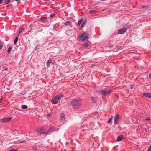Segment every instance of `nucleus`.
Wrapping results in <instances>:
<instances>
[{"instance_id": "1", "label": "nucleus", "mask_w": 151, "mask_h": 151, "mask_svg": "<svg viewBox=\"0 0 151 151\" xmlns=\"http://www.w3.org/2000/svg\"><path fill=\"white\" fill-rule=\"evenodd\" d=\"M71 104L73 108H78L81 106V99L79 98H77L71 101Z\"/></svg>"}, {"instance_id": "41", "label": "nucleus", "mask_w": 151, "mask_h": 151, "mask_svg": "<svg viewBox=\"0 0 151 151\" xmlns=\"http://www.w3.org/2000/svg\"><path fill=\"white\" fill-rule=\"evenodd\" d=\"M46 1H49L50 0H46Z\"/></svg>"}, {"instance_id": "23", "label": "nucleus", "mask_w": 151, "mask_h": 151, "mask_svg": "<svg viewBox=\"0 0 151 151\" xmlns=\"http://www.w3.org/2000/svg\"><path fill=\"white\" fill-rule=\"evenodd\" d=\"M18 40V37H17L15 38V39L14 40V43L15 45L16 44V43L17 42Z\"/></svg>"}, {"instance_id": "22", "label": "nucleus", "mask_w": 151, "mask_h": 151, "mask_svg": "<svg viewBox=\"0 0 151 151\" xmlns=\"http://www.w3.org/2000/svg\"><path fill=\"white\" fill-rule=\"evenodd\" d=\"M96 12L97 11L96 10H91L89 11L88 12L89 13H96Z\"/></svg>"}, {"instance_id": "30", "label": "nucleus", "mask_w": 151, "mask_h": 151, "mask_svg": "<svg viewBox=\"0 0 151 151\" xmlns=\"http://www.w3.org/2000/svg\"><path fill=\"white\" fill-rule=\"evenodd\" d=\"M32 148L34 150H36L37 149V148L36 147L33 146L32 147Z\"/></svg>"}, {"instance_id": "9", "label": "nucleus", "mask_w": 151, "mask_h": 151, "mask_svg": "<svg viewBox=\"0 0 151 151\" xmlns=\"http://www.w3.org/2000/svg\"><path fill=\"white\" fill-rule=\"evenodd\" d=\"M119 119V116L117 114L114 117V123L115 124H118V122Z\"/></svg>"}, {"instance_id": "19", "label": "nucleus", "mask_w": 151, "mask_h": 151, "mask_svg": "<svg viewBox=\"0 0 151 151\" xmlns=\"http://www.w3.org/2000/svg\"><path fill=\"white\" fill-rule=\"evenodd\" d=\"M10 0H6L4 1L3 4L4 5L10 3Z\"/></svg>"}, {"instance_id": "21", "label": "nucleus", "mask_w": 151, "mask_h": 151, "mask_svg": "<svg viewBox=\"0 0 151 151\" xmlns=\"http://www.w3.org/2000/svg\"><path fill=\"white\" fill-rule=\"evenodd\" d=\"M12 48V46L9 47L8 49L7 52L9 53H10V51H11Z\"/></svg>"}, {"instance_id": "40", "label": "nucleus", "mask_w": 151, "mask_h": 151, "mask_svg": "<svg viewBox=\"0 0 151 151\" xmlns=\"http://www.w3.org/2000/svg\"><path fill=\"white\" fill-rule=\"evenodd\" d=\"M132 120V122H133V121H132V120Z\"/></svg>"}, {"instance_id": "11", "label": "nucleus", "mask_w": 151, "mask_h": 151, "mask_svg": "<svg viewBox=\"0 0 151 151\" xmlns=\"http://www.w3.org/2000/svg\"><path fill=\"white\" fill-rule=\"evenodd\" d=\"M124 139L125 138L123 137L122 135H120L117 137V141H120Z\"/></svg>"}, {"instance_id": "32", "label": "nucleus", "mask_w": 151, "mask_h": 151, "mask_svg": "<svg viewBox=\"0 0 151 151\" xmlns=\"http://www.w3.org/2000/svg\"><path fill=\"white\" fill-rule=\"evenodd\" d=\"M94 98L93 97H92V100L93 103H95V102L94 101Z\"/></svg>"}, {"instance_id": "31", "label": "nucleus", "mask_w": 151, "mask_h": 151, "mask_svg": "<svg viewBox=\"0 0 151 151\" xmlns=\"http://www.w3.org/2000/svg\"><path fill=\"white\" fill-rule=\"evenodd\" d=\"M134 85H130V88L131 89H132L133 88Z\"/></svg>"}, {"instance_id": "2", "label": "nucleus", "mask_w": 151, "mask_h": 151, "mask_svg": "<svg viewBox=\"0 0 151 151\" xmlns=\"http://www.w3.org/2000/svg\"><path fill=\"white\" fill-rule=\"evenodd\" d=\"M112 91L113 90L112 89H110L108 91L101 89L97 90L96 92L98 93L101 94L104 96H106L109 95Z\"/></svg>"}, {"instance_id": "8", "label": "nucleus", "mask_w": 151, "mask_h": 151, "mask_svg": "<svg viewBox=\"0 0 151 151\" xmlns=\"http://www.w3.org/2000/svg\"><path fill=\"white\" fill-rule=\"evenodd\" d=\"M127 29L126 28H124L118 30V34H123L125 33L127 31Z\"/></svg>"}, {"instance_id": "38", "label": "nucleus", "mask_w": 151, "mask_h": 151, "mask_svg": "<svg viewBox=\"0 0 151 151\" xmlns=\"http://www.w3.org/2000/svg\"><path fill=\"white\" fill-rule=\"evenodd\" d=\"M3 0H0V4H1L2 3Z\"/></svg>"}, {"instance_id": "4", "label": "nucleus", "mask_w": 151, "mask_h": 151, "mask_svg": "<svg viewBox=\"0 0 151 151\" xmlns=\"http://www.w3.org/2000/svg\"><path fill=\"white\" fill-rule=\"evenodd\" d=\"M80 37L82 38V41H85L87 40L90 36L89 34L86 35V32H83L82 34H81Z\"/></svg>"}, {"instance_id": "16", "label": "nucleus", "mask_w": 151, "mask_h": 151, "mask_svg": "<svg viewBox=\"0 0 151 151\" xmlns=\"http://www.w3.org/2000/svg\"><path fill=\"white\" fill-rule=\"evenodd\" d=\"M71 22L69 21H67L64 23V24L65 26H70L71 25Z\"/></svg>"}, {"instance_id": "37", "label": "nucleus", "mask_w": 151, "mask_h": 151, "mask_svg": "<svg viewBox=\"0 0 151 151\" xmlns=\"http://www.w3.org/2000/svg\"><path fill=\"white\" fill-rule=\"evenodd\" d=\"M38 45H37V46H36L35 47V50H36V49H37V47H38Z\"/></svg>"}, {"instance_id": "24", "label": "nucleus", "mask_w": 151, "mask_h": 151, "mask_svg": "<svg viewBox=\"0 0 151 151\" xmlns=\"http://www.w3.org/2000/svg\"><path fill=\"white\" fill-rule=\"evenodd\" d=\"M21 107L22 109H26L27 108V105H22Z\"/></svg>"}, {"instance_id": "36", "label": "nucleus", "mask_w": 151, "mask_h": 151, "mask_svg": "<svg viewBox=\"0 0 151 151\" xmlns=\"http://www.w3.org/2000/svg\"><path fill=\"white\" fill-rule=\"evenodd\" d=\"M8 68H6L5 69V70H4L5 71H7L8 70Z\"/></svg>"}, {"instance_id": "18", "label": "nucleus", "mask_w": 151, "mask_h": 151, "mask_svg": "<svg viewBox=\"0 0 151 151\" xmlns=\"http://www.w3.org/2000/svg\"><path fill=\"white\" fill-rule=\"evenodd\" d=\"M83 21V18H81L78 21L77 26H79L81 24V22Z\"/></svg>"}, {"instance_id": "28", "label": "nucleus", "mask_w": 151, "mask_h": 151, "mask_svg": "<svg viewBox=\"0 0 151 151\" xmlns=\"http://www.w3.org/2000/svg\"><path fill=\"white\" fill-rule=\"evenodd\" d=\"M55 15L53 13H52L50 15V17H53Z\"/></svg>"}, {"instance_id": "20", "label": "nucleus", "mask_w": 151, "mask_h": 151, "mask_svg": "<svg viewBox=\"0 0 151 151\" xmlns=\"http://www.w3.org/2000/svg\"><path fill=\"white\" fill-rule=\"evenodd\" d=\"M86 24V22H83L82 24H81V25L80 27V28L79 29V30H81V29L83 27H84V25H85Z\"/></svg>"}, {"instance_id": "3", "label": "nucleus", "mask_w": 151, "mask_h": 151, "mask_svg": "<svg viewBox=\"0 0 151 151\" xmlns=\"http://www.w3.org/2000/svg\"><path fill=\"white\" fill-rule=\"evenodd\" d=\"M63 97V95L61 94L58 95L54 97L51 101V103L53 104H56L58 103V101Z\"/></svg>"}, {"instance_id": "35", "label": "nucleus", "mask_w": 151, "mask_h": 151, "mask_svg": "<svg viewBox=\"0 0 151 151\" xmlns=\"http://www.w3.org/2000/svg\"><path fill=\"white\" fill-rule=\"evenodd\" d=\"M2 100L3 99L1 98L0 99V103H1L2 102Z\"/></svg>"}, {"instance_id": "29", "label": "nucleus", "mask_w": 151, "mask_h": 151, "mask_svg": "<svg viewBox=\"0 0 151 151\" xmlns=\"http://www.w3.org/2000/svg\"><path fill=\"white\" fill-rule=\"evenodd\" d=\"M25 142V140H23V141L19 142L18 143H24Z\"/></svg>"}, {"instance_id": "33", "label": "nucleus", "mask_w": 151, "mask_h": 151, "mask_svg": "<svg viewBox=\"0 0 151 151\" xmlns=\"http://www.w3.org/2000/svg\"><path fill=\"white\" fill-rule=\"evenodd\" d=\"M145 120L146 121H149L150 120V119L149 118H147L145 119Z\"/></svg>"}, {"instance_id": "10", "label": "nucleus", "mask_w": 151, "mask_h": 151, "mask_svg": "<svg viewBox=\"0 0 151 151\" xmlns=\"http://www.w3.org/2000/svg\"><path fill=\"white\" fill-rule=\"evenodd\" d=\"M142 95L144 96H145L151 99V94L147 93H144L142 94Z\"/></svg>"}, {"instance_id": "15", "label": "nucleus", "mask_w": 151, "mask_h": 151, "mask_svg": "<svg viewBox=\"0 0 151 151\" xmlns=\"http://www.w3.org/2000/svg\"><path fill=\"white\" fill-rule=\"evenodd\" d=\"M52 62L50 60H48L46 62V65L47 67H49L50 65Z\"/></svg>"}, {"instance_id": "5", "label": "nucleus", "mask_w": 151, "mask_h": 151, "mask_svg": "<svg viewBox=\"0 0 151 151\" xmlns=\"http://www.w3.org/2000/svg\"><path fill=\"white\" fill-rule=\"evenodd\" d=\"M37 132L39 133L41 135L44 134L45 135H47L48 134L47 133H46L45 129L44 128H41L40 129H37Z\"/></svg>"}, {"instance_id": "13", "label": "nucleus", "mask_w": 151, "mask_h": 151, "mask_svg": "<svg viewBox=\"0 0 151 151\" xmlns=\"http://www.w3.org/2000/svg\"><path fill=\"white\" fill-rule=\"evenodd\" d=\"M60 119L61 121H64L65 119V115L63 113H62L60 115Z\"/></svg>"}, {"instance_id": "6", "label": "nucleus", "mask_w": 151, "mask_h": 151, "mask_svg": "<svg viewBox=\"0 0 151 151\" xmlns=\"http://www.w3.org/2000/svg\"><path fill=\"white\" fill-rule=\"evenodd\" d=\"M12 119V118L11 117L7 118H4L1 119H0V121L3 123H6L10 121Z\"/></svg>"}, {"instance_id": "39", "label": "nucleus", "mask_w": 151, "mask_h": 151, "mask_svg": "<svg viewBox=\"0 0 151 151\" xmlns=\"http://www.w3.org/2000/svg\"><path fill=\"white\" fill-rule=\"evenodd\" d=\"M19 0H15V1H19Z\"/></svg>"}, {"instance_id": "17", "label": "nucleus", "mask_w": 151, "mask_h": 151, "mask_svg": "<svg viewBox=\"0 0 151 151\" xmlns=\"http://www.w3.org/2000/svg\"><path fill=\"white\" fill-rule=\"evenodd\" d=\"M24 29V28H21L17 32V35H19L21 32L23 31Z\"/></svg>"}, {"instance_id": "26", "label": "nucleus", "mask_w": 151, "mask_h": 151, "mask_svg": "<svg viewBox=\"0 0 151 151\" xmlns=\"http://www.w3.org/2000/svg\"><path fill=\"white\" fill-rule=\"evenodd\" d=\"M3 45L1 44V42L0 41V50H1L3 47Z\"/></svg>"}, {"instance_id": "42", "label": "nucleus", "mask_w": 151, "mask_h": 151, "mask_svg": "<svg viewBox=\"0 0 151 151\" xmlns=\"http://www.w3.org/2000/svg\"><path fill=\"white\" fill-rule=\"evenodd\" d=\"M146 131V132H147V130H146V131Z\"/></svg>"}, {"instance_id": "27", "label": "nucleus", "mask_w": 151, "mask_h": 151, "mask_svg": "<svg viewBox=\"0 0 151 151\" xmlns=\"http://www.w3.org/2000/svg\"><path fill=\"white\" fill-rule=\"evenodd\" d=\"M147 151H151V144L149 147Z\"/></svg>"}, {"instance_id": "7", "label": "nucleus", "mask_w": 151, "mask_h": 151, "mask_svg": "<svg viewBox=\"0 0 151 151\" xmlns=\"http://www.w3.org/2000/svg\"><path fill=\"white\" fill-rule=\"evenodd\" d=\"M58 128H55V127H50V128L48 129V130L46 131V133H48H48L51 132H53V131H58Z\"/></svg>"}, {"instance_id": "12", "label": "nucleus", "mask_w": 151, "mask_h": 151, "mask_svg": "<svg viewBox=\"0 0 151 151\" xmlns=\"http://www.w3.org/2000/svg\"><path fill=\"white\" fill-rule=\"evenodd\" d=\"M47 18V17H43L39 18V19L41 20L42 22L44 23L47 21L46 20Z\"/></svg>"}, {"instance_id": "25", "label": "nucleus", "mask_w": 151, "mask_h": 151, "mask_svg": "<svg viewBox=\"0 0 151 151\" xmlns=\"http://www.w3.org/2000/svg\"><path fill=\"white\" fill-rule=\"evenodd\" d=\"M112 119H113V117L112 116L109 119L108 121L107 122V123H110L112 120Z\"/></svg>"}, {"instance_id": "34", "label": "nucleus", "mask_w": 151, "mask_h": 151, "mask_svg": "<svg viewBox=\"0 0 151 151\" xmlns=\"http://www.w3.org/2000/svg\"><path fill=\"white\" fill-rule=\"evenodd\" d=\"M149 77L151 79V73L149 74Z\"/></svg>"}, {"instance_id": "14", "label": "nucleus", "mask_w": 151, "mask_h": 151, "mask_svg": "<svg viewBox=\"0 0 151 151\" xmlns=\"http://www.w3.org/2000/svg\"><path fill=\"white\" fill-rule=\"evenodd\" d=\"M91 45V43L88 41L87 43H85L84 45V47L86 48L87 47H89Z\"/></svg>"}]
</instances>
